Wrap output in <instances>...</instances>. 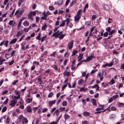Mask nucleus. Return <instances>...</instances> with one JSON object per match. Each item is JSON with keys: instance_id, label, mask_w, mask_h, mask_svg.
<instances>
[{"instance_id": "obj_1", "label": "nucleus", "mask_w": 124, "mask_h": 124, "mask_svg": "<svg viewBox=\"0 0 124 124\" xmlns=\"http://www.w3.org/2000/svg\"><path fill=\"white\" fill-rule=\"evenodd\" d=\"M95 58V57L94 56V53H93L92 54L88 56L86 58V60H87L88 62H89L90 61L93 59Z\"/></svg>"}, {"instance_id": "obj_2", "label": "nucleus", "mask_w": 124, "mask_h": 124, "mask_svg": "<svg viewBox=\"0 0 124 124\" xmlns=\"http://www.w3.org/2000/svg\"><path fill=\"white\" fill-rule=\"evenodd\" d=\"M17 101L15 100H13L11 101V103L9 104V105L12 107H14Z\"/></svg>"}, {"instance_id": "obj_3", "label": "nucleus", "mask_w": 124, "mask_h": 124, "mask_svg": "<svg viewBox=\"0 0 124 124\" xmlns=\"http://www.w3.org/2000/svg\"><path fill=\"white\" fill-rule=\"evenodd\" d=\"M73 40H72L68 44V46L69 50L71 49L73 47Z\"/></svg>"}, {"instance_id": "obj_4", "label": "nucleus", "mask_w": 124, "mask_h": 124, "mask_svg": "<svg viewBox=\"0 0 124 124\" xmlns=\"http://www.w3.org/2000/svg\"><path fill=\"white\" fill-rule=\"evenodd\" d=\"M109 107H110V106L108 108H106V109H105L104 110H103V111H97L98 112H94V113L95 114H97L100 113L101 112H105L107 109L109 111H110V110L109 109Z\"/></svg>"}, {"instance_id": "obj_5", "label": "nucleus", "mask_w": 124, "mask_h": 124, "mask_svg": "<svg viewBox=\"0 0 124 124\" xmlns=\"http://www.w3.org/2000/svg\"><path fill=\"white\" fill-rule=\"evenodd\" d=\"M56 102V100H53L50 101L48 102L49 105L50 107H51L52 105L54 104Z\"/></svg>"}, {"instance_id": "obj_6", "label": "nucleus", "mask_w": 124, "mask_h": 124, "mask_svg": "<svg viewBox=\"0 0 124 124\" xmlns=\"http://www.w3.org/2000/svg\"><path fill=\"white\" fill-rule=\"evenodd\" d=\"M23 33V30H22L20 31H19L18 32L16 36L17 37H18L21 35V34Z\"/></svg>"}, {"instance_id": "obj_7", "label": "nucleus", "mask_w": 124, "mask_h": 124, "mask_svg": "<svg viewBox=\"0 0 124 124\" xmlns=\"http://www.w3.org/2000/svg\"><path fill=\"white\" fill-rule=\"evenodd\" d=\"M27 112L28 113H31L32 112V109L31 107L30 106H27Z\"/></svg>"}, {"instance_id": "obj_8", "label": "nucleus", "mask_w": 124, "mask_h": 124, "mask_svg": "<svg viewBox=\"0 0 124 124\" xmlns=\"http://www.w3.org/2000/svg\"><path fill=\"white\" fill-rule=\"evenodd\" d=\"M81 17L77 15L74 18L75 21H78Z\"/></svg>"}, {"instance_id": "obj_9", "label": "nucleus", "mask_w": 124, "mask_h": 124, "mask_svg": "<svg viewBox=\"0 0 124 124\" xmlns=\"http://www.w3.org/2000/svg\"><path fill=\"white\" fill-rule=\"evenodd\" d=\"M91 102H92L93 105L94 106L97 105L96 101L95 99H92L91 101Z\"/></svg>"}, {"instance_id": "obj_10", "label": "nucleus", "mask_w": 124, "mask_h": 124, "mask_svg": "<svg viewBox=\"0 0 124 124\" xmlns=\"http://www.w3.org/2000/svg\"><path fill=\"white\" fill-rule=\"evenodd\" d=\"M103 8L104 9L107 11H108L109 9V6L107 5H104Z\"/></svg>"}, {"instance_id": "obj_11", "label": "nucleus", "mask_w": 124, "mask_h": 124, "mask_svg": "<svg viewBox=\"0 0 124 124\" xmlns=\"http://www.w3.org/2000/svg\"><path fill=\"white\" fill-rule=\"evenodd\" d=\"M17 39L16 38H15L13 40L10 42V44H15L17 41Z\"/></svg>"}, {"instance_id": "obj_12", "label": "nucleus", "mask_w": 124, "mask_h": 124, "mask_svg": "<svg viewBox=\"0 0 124 124\" xmlns=\"http://www.w3.org/2000/svg\"><path fill=\"white\" fill-rule=\"evenodd\" d=\"M84 80L82 79H81L79 80L78 81V84L79 85H82L84 83Z\"/></svg>"}, {"instance_id": "obj_13", "label": "nucleus", "mask_w": 124, "mask_h": 124, "mask_svg": "<svg viewBox=\"0 0 124 124\" xmlns=\"http://www.w3.org/2000/svg\"><path fill=\"white\" fill-rule=\"evenodd\" d=\"M32 98H31V99H30L29 98H28L26 100V102L27 103H29L31 102H32Z\"/></svg>"}, {"instance_id": "obj_14", "label": "nucleus", "mask_w": 124, "mask_h": 124, "mask_svg": "<svg viewBox=\"0 0 124 124\" xmlns=\"http://www.w3.org/2000/svg\"><path fill=\"white\" fill-rule=\"evenodd\" d=\"M83 114L84 116H88L90 115L89 113L87 111L84 112Z\"/></svg>"}, {"instance_id": "obj_15", "label": "nucleus", "mask_w": 124, "mask_h": 124, "mask_svg": "<svg viewBox=\"0 0 124 124\" xmlns=\"http://www.w3.org/2000/svg\"><path fill=\"white\" fill-rule=\"evenodd\" d=\"M23 24L25 27H26L29 25V23L26 20H25L24 22L23 23Z\"/></svg>"}, {"instance_id": "obj_16", "label": "nucleus", "mask_w": 124, "mask_h": 124, "mask_svg": "<svg viewBox=\"0 0 124 124\" xmlns=\"http://www.w3.org/2000/svg\"><path fill=\"white\" fill-rule=\"evenodd\" d=\"M83 55V54H82L81 55V54L80 53L79 54V55L78 56V58L79 57H80V58L79 59H78V61L79 62L81 61V60L82 59V56Z\"/></svg>"}, {"instance_id": "obj_17", "label": "nucleus", "mask_w": 124, "mask_h": 124, "mask_svg": "<svg viewBox=\"0 0 124 124\" xmlns=\"http://www.w3.org/2000/svg\"><path fill=\"white\" fill-rule=\"evenodd\" d=\"M63 74L65 76H68L70 75V73L69 72H67L66 71H65L63 72Z\"/></svg>"}, {"instance_id": "obj_18", "label": "nucleus", "mask_w": 124, "mask_h": 124, "mask_svg": "<svg viewBox=\"0 0 124 124\" xmlns=\"http://www.w3.org/2000/svg\"><path fill=\"white\" fill-rule=\"evenodd\" d=\"M64 117L65 119L66 120L69 118L70 117L67 114H65L64 116Z\"/></svg>"}, {"instance_id": "obj_19", "label": "nucleus", "mask_w": 124, "mask_h": 124, "mask_svg": "<svg viewBox=\"0 0 124 124\" xmlns=\"http://www.w3.org/2000/svg\"><path fill=\"white\" fill-rule=\"evenodd\" d=\"M77 0H73L71 2V3L70 5V6L71 7L73 5L76 3V1Z\"/></svg>"}, {"instance_id": "obj_20", "label": "nucleus", "mask_w": 124, "mask_h": 124, "mask_svg": "<svg viewBox=\"0 0 124 124\" xmlns=\"http://www.w3.org/2000/svg\"><path fill=\"white\" fill-rule=\"evenodd\" d=\"M28 18L30 20H31V21L33 20V18L32 16V15L31 14L29 13L28 14Z\"/></svg>"}, {"instance_id": "obj_21", "label": "nucleus", "mask_w": 124, "mask_h": 124, "mask_svg": "<svg viewBox=\"0 0 124 124\" xmlns=\"http://www.w3.org/2000/svg\"><path fill=\"white\" fill-rule=\"evenodd\" d=\"M116 30H113L109 32V35H112L115 32Z\"/></svg>"}, {"instance_id": "obj_22", "label": "nucleus", "mask_w": 124, "mask_h": 124, "mask_svg": "<svg viewBox=\"0 0 124 124\" xmlns=\"http://www.w3.org/2000/svg\"><path fill=\"white\" fill-rule=\"evenodd\" d=\"M47 25L46 23L45 24L44 26H42V29L43 30H45L47 27Z\"/></svg>"}, {"instance_id": "obj_23", "label": "nucleus", "mask_w": 124, "mask_h": 124, "mask_svg": "<svg viewBox=\"0 0 124 124\" xmlns=\"http://www.w3.org/2000/svg\"><path fill=\"white\" fill-rule=\"evenodd\" d=\"M36 10L33 11V12L31 11L30 13H29L31 14L32 16V15H33V16H35L36 15Z\"/></svg>"}, {"instance_id": "obj_24", "label": "nucleus", "mask_w": 124, "mask_h": 124, "mask_svg": "<svg viewBox=\"0 0 124 124\" xmlns=\"http://www.w3.org/2000/svg\"><path fill=\"white\" fill-rule=\"evenodd\" d=\"M117 104L120 107H122L124 106V103L120 102H118Z\"/></svg>"}, {"instance_id": "obj_25", "label": "nucleus", "mask_w": 124, "mask_h": 124, "mask_svg": "<svg viewBox=\"0 0 124 124\" xmlns=\"http://www.w3.org/2000/svg\"><path fill=\"white\" fill-rule=\"evenodd\" d=\"M62 31H61L58 33L57 34H56L55 35V38L58 37L61 34H62Z\"/></svg>"}, {"instance_id": "obj_26", "label": "nucleus", "mask_w": 124, "mask_h": 124, "mask_svg": "<svg viewBox=\"0 0 124 124\" xmlns=\"http://www.w3.org/2000/svg\"><path fill=\"white\" fill-rule=\"evenodd\" d=\"M82 11L81 9H80L78 10L77 13V15L79 16L81 15V14L82 13Z\"/></svg>"}, {"instance_id": "obj_27", "label": "nucleus", "mask_w": 124, "mask_h": 124, "mask_svg": "<svg viewBox=\"0 0 124 124\" xmlns=\"http://www.w3.org/2000/svg\"><path fill=\"white\" fill-rule=\"evenodd\" d=\"M115 83V82L113 79H112L109 83V84L111 85H112Z\"/></svg>"}, {"instance_id": "obj_28", "label": "nucleus", "mask_w": 124, "mask_h": 124, "mask_svg": "<svg viewBox=\"0 0 124 124\" xmlns=\"http://www.w3.org/2000/svg\"><path fill=\"white\" fill-rule=\"evenodd\" d=\"M26 124H27L28 123V120L27 119L26 117H24L22 120Z\"/></svg>"}, {"instance_id": "obj_29", "label": "nucleus", "mask_w": 124, "mask_h": 124, "mask_svg": "<svg viewBox=\"0 0 124 124\" xmlns=\"http://www.w3.org/2000/svg\"><path fill=\"white\" fill-rule=\"evenodd\" d=\"M7 109V108L6 106H5L3 107L2 109V113H3L5 112Z\"/></svg>"}, {"instance_id": "obj_30", "label": "nucleus", "mask_w": 124, "mask_h": 124, "mask_svg": "<svg viewBox=\"0 0 124 124\" xmlns=\"http://www.w3.org/2000/svg\"><path fill=\"white\" fill-rule=\"evenodd\" d=\"M67 102L65 101H63L62 102V105L63 106H65L67 105Z\"/></svg>"}, {"instance_id": "obj_31", "label": "nucleus", "mask_w": 124, "mask_h": 124, "mask_svg": "<svg viewBox=\"0 0 124 124\" xmlns=\"http://www.w3.org/2000/svg\"><path fill=\"white\" fill-rule=\"evenodd\" d=\"M15 9H14L13 10L12 12L9 15V17H12L13 16V15L15 11Z\"/></svg>"}, {"instance_id": "obj_32", "label": "nucleus", "mask_w": 124, "mask_h": 124, "mask_svg": "<svg viewBox=\"0 0 124 124\" xmlns=\"http://www.w3.org/2000/svg\"><path fill=\"white\" fill-rule=\"evenodd\" d=\"M65 21V22H67V23H66V25H68L69 24V23L70 22V19L68 18H67L66 20H64Z\"/></svg>"}, {"instance_id": "obj_33", "label": "nucleus", "mask_w": 124, "mask_h": 124, "mask_svg": "<svg viewBox=\"0 0 124 124\" xmlns=\"http://www.w3.org/2000/svg\"><path fill=\"white\" fill-rule=\"evenodd\" d=\"M64 20L63 21L62 23L60 25V27L64 26L65 25V22Z\"/></svg>"}, {"instance_id": "obj_34", "label": "nucleus", "mask_w": 124, "mask_h": 124, "mask_svg": "<svg viewBox=\"0 0 124 124\" xmlns=\"http://www.w3.org/2000/svg\"><path fill=\"white\" fill-rule=\"evenodd\" d=\"M115 116L114 115H110V116L109 117V119H111L114 120L115 119Z\"/></svg>"}, {"instance_id": "obj_35", "label": "nucleus", "mask_w": 124, "mask_h": 124, "mask_svg": "<svg viewBox=\"0 0 124 124\" xmlns=\"http://www.w3.org/2000/svg\"><path fill=\"white\" fill-rule=\"evenodd\" d=\"M46 38V36L45 35L44 36H43L41 38V41L42 42H43L45 39Z\"/></svg>"}, {"instance_id": "obj_36", "label": "nucleus", "mask_w": 124, "mask_h": 124, "mask_svg": "<svg viewBox=\"0 0 124 124\" xmlns=\"http://www.w3.org/2000/svg\"><path fill=\"white\" fill-rule=\"evenodd\" d=\"M42 15L44 16L46 18L48 16L47 14L46 13L45 11L43 13Z\"/></svg>"}, {"instance_id": "obj_37", "label": "nucleus", "mask_w": 124, "mask_h": 124, "mask_svg": "<svg viewBox=\"0 0 124 124\" xmlns=\"http://www.w3.org/2000/svg\"><path fill=\"white\" fill-rule=\"evenodd\" d=\"M53 93L52 92H50L48 95V97L51 98L53 96Z\"/></svg>"}, {"instance_id": "obj_38", "label": "nucleus", "mask_w": 124, "mask_h": 124, "mask_svg": "<svg viewBox=\"0 0 124 124\" xmlns=\"http://www.w3.org/2000/svg\"><path fill=\"white\" fill-rule=\"evenodd\" d=\"M119 97V95H114L112 97L113 98V100H115L117 98H118Z\"/></svg>"}, {"instance_id": "obj_39", "label": "nucleus", "mask_w": 124, "mask_h": 124, "mask_svg": "<svg viewBox=\"0 0 124 124\" xmlns=\"http://www.w3.org/2000/svg\"><path fill=\"white\" fill-rule=\"evenodd\" d=\"M65 34H62L59 38L60 39H62L65 36Z\"/></svg>"}, {"instance_id": "obj_40", "label": "nucleus", "mask_w": 124, "mask_h": 124, "mask_svg": "<svg viewBox=\"0 0 124 124\" xmlns=\"http://www.w3.org/2000/svg\"><path fill=\"white\" fill-rule=\"evenodd\" d=\"M24 10L23 9H22L20 10V11L19 12V14L20 15V16H21L22 13L24 12Z\"/></svg>"}, {"instance_id": "obj_41", "label": "nucleus", "mask_w": 124, "mask_h": 124, "mask_svg": "<svg viewBox=\"0 0 124 124\" xmlns=\"http://www.w3.org/2000/svg\"><path fill=\"white\" fill-rule=\"evenodd\" d=\"M106 30L108 32H109L111 31V28L110 27H108L107 28H106Z\"/></svg>"}, {"instance_id": "obj_42", "label": "nucleus", "mask_w": 124, "mask_h": 124, "mask_svg": "<svg viewBox=\"0 0 124 124\" xmlns=\"http://www.w3.org/2000/svg\"><path fill=\"white\" fill-rule=\"evenodd\" d=\"M59 109H57L56 111L54 112V113H55V112L56 113V114L57 115V116H58L59 114Z\"/></svg>"}, {"instance_id": "obj_43", "label": "nucleus", "mask_w": 124, "mask_h": 124, "mask_svg": "<svg viewBox=\"0 0 124 124\" xmlns=\"http://www.w3.org/2000/svg\"><path fill=\"white\" fill-rule=\"evenodd\" d=\"M20 97V95L19 94L18 96H14V98L15 99H19Z\"/></svg>"}, {"instance_id": "obj_44", "label": "nucleus", "mask_w": 124, "mask_h": 124, "mask_svg": "<svg viewBox=\"0 0 124 124\" xmlns=\"http://www.w3.org/2000/svg\"><path fill=\"white\" fill-rule=\"evenodd\" d=\"M30 26L29 28H25L24 29V31L25 32H27L29 30V28H30Z\"/></svg>"}, {"instance_id": "obj_45", "label": "nucleus", "mask_w": 124, "mask_h": 124, "mask_svg": "<svg viewBox=\"0 0 124 124\" xmlns=\"http://www.w3.org/2000/svg\"><path fill=\"white\" fill-rule=\"evenodd\" d=\"M49 10H53L54 9V7L52 6H50L49 7Z\"/></svg>"}, {"instance_id": "obj_46", "label": "nucleus", "mask_w": 124, "mask_h": 124, "mask_svg": "<svg viewBox=\"0 0 124 124\" xmlns=\"http://www.w3.org/2000/svg\"><path fill=\"white\" fill-rule=\"evenodd\" d=\"M9 99L7 98L6 101L3 102V104H6L7 103Z\"/></svg>"}, {"instance_id": "obj_47", "label": "nucleus", "mask_w": 124, "mask_h": 124, "mask_svg": "<svg viewBox=\"0 0 124 124\" xmlns=\"http://www.w3.org/2000/svg\"><path fill=\"white\" fill-rule=\"evenodd\" d=\"M108 32H106L103 34V36L105 37H107L108 35Z\"/></svg>"}, {"instance_id": "obj_48", "label": "nucleus", "mask_w": 124, "mask_h": 124, "mask_svg": "<svg viewBox=\"0 0 124 124\" xmlns=\"http://www.w3.org/2000/svg\"><path fill=\"white\" fill-rule=\"evenodd\" d=\"M104 108H96V110L97 111H100L101 110H103L104 109Z\"/></svg>"}, {"instance_id": "obj_49", "label": "nucleus", "mask_w": 124, "mask_h": 124, "mask_svg": "<svg viewBox=\"0 0 124 124\" xmlns=\"http://www.w3.org/2000/svg\"><path fill=\"white\" fill-rule=\"evenodd\" d=\"M67 84L64 85L62 87V91L64 90V88L67 87Z\"/></svg>"}, {"instance_id": "obj_50", "label": "nucleus", "mask_w": 124, "mask_h": 124, "mask_svg": "<svg viewBox=\"0 0 124 124\" xmlns=\"http://www.w3.org/2000/svg\"><path fill=\"white\" fill-rule=\"evenodd\" d=\"M65 107H61L59 108V110H60L61 111H62L64 110L65 109Z\"/></svg>"}, {"instance_id": "obj_51", "label": "nucleus", "mask_w": 124, "mask_h": 124, "mask_svg": "<svg viewBox=\"0 0 124 124\" xmlns=\"http://www.w3.org/2000/svg\"><path fill=\"white\" fill-rule=\"evenodd\" d=\"M77 51L75 50L73 51L72 52V55L73 56L75 55L77 53Z\"/></svg>"}, {"instance_id": "obj_52", "label": "nucleus", "mask_w": 124, "mask_h": 124, "mask_svg": "<svg viewBox=\"0 0 124 124\" xmlns=\"http://www.w3.org/2000/svg\"><path fill=\"white\" fill-rule=\"evenodd\" d=\"M7 120V122L8 123H9V122L10 120V118L8 116L7 117V118L6 119Z\"/></svg>"}, {"instance_id": "obj_53", "label": "nucleus", "mask_w": 124, "mask_h": 124, "mask_svg": "<svg viewBox=\"0 0 124 124\" xmlns=\"http://www.w3.org/2000/svg\"><path fill=\"white\" fill-rule=\"evenodd\" d=\"M8 41L7 40L6 41V42L4 44V45L6 47H7L8 46Z\"/></svg>"}, {"instance_id": "obj_54", "label": "nucleus", "mask_w": 124, "mask_h": 124, "mask_svg": "<svg viewBox=\"0 0 124 124\" xmlns=\"http://www.w3.org/2000/svg\"><path fill=\"white\" fill-rule=\"evenodd\" d=\"M111 109L112 110L115 111L116 110V107H114L112 106L111 107Z\"/></svg>"}, {"instance_id": "obj_55", "label": "nucleus", "mask_w": 124, "mask_h": 124, "mask_svg": "<svg viewBox=\"0 0 124 124\" xmlns=\"http://www.w3.org/2000/svg\"><path fill=\"white\" fill-rule=\"evenodd\" d=\"M113 101V99L112 97H111L109 99L108 101V103H110L111 102Z\"/></svg>"}, {"instance_id": "obj_56", "label": "nucleus", "mask_w": 124, "mask_h": 124, "mask_svg": "<svg viewBox=\"0 0 124 124\" xmlns=\"http://www.w3.org/2000/svg\"><path fill=\"white\" fill-rule=\"evenodd\" d=\"M96 17V16L95 15H94L91 18L92 20H94Z\"/></svg>"}, {"instance_id": "obj_57", "label": "nucleus", "mask_w": 124, "mask_h": 124, "mask_svg": "<svg viewBox=\"0 0 124 124\" xmlns=\"http://www.w3.org/2000/svg\"><path fill=\"white\" fill-rule=\"evenodd\" d=\"M36 7V4H34L32 6V8L33 9H35Z\"/></svg>"}, {"instance_id": "obj_58", "label": "nucleus", "mask_w": 124, "mask_h": 124, "mask_svg": "<svg viewBox=\"0 0 124 124\" xmlns=\"http://www.w3.org/2000/svg\"><path fill=\"white\" fill-rule=\"evenodd\" d=\"M16 51L15 50L13 51L12 52L10 53L11 54V56L10 57L14 55V54L15 53V52Z\"/></svg>"}, {"instance_id": "obj_59", "label": "nucleus", "mask_w": 124, "mask_h": 124, "mask_svg": "<svg viewBox=\"0 0 124 124\" xmlns=\"http://www.w3.org/2000/svg\"><path fill=\"white\" fill-rule=\"evenodd\" d=\"M56 52L55 51L53 52V53L52 54H51L50 56H55V55L56 53Z\"/></svg>"}, {"instance_id": "obj_60", "label": "nucleus", "mask_w": 124, "mask_h": 124, "mask_svg": "<svg viewBox=\"0 0 124 124\" xmlns=\"http://www.w3.org/2000/svg\"><path fill=\"white\" fill-rule=\"evenodd\" d=\"M82 103L84 105H85L86 104V102L85 101V100L84 99H83L82 100Z\"/></svg>"}, {"instance_id": "obj_61", "label": "nucleus", "mask_w": 124, "mask_h": 124, "mask_svg": "<svg viewBox=\"0 0 124 124\" xmlns=\"http://www.w3.org/2000/svg\"><path fill=\"white\" fill-rule=\"evenodd\" d=\"M14 61L13 60L11 62H9V65H12L14 63Z\"/></svg>"}, {"instance_id": "obj_62", "label": "nucleus", "mask_w": 124, "mask_h": 124, "mask_svg": "<svg viewBox=\"0 0 124 124\" xmlns=\"http://www.w3.org/2000/svg\"><path fill=\"white\" fill-rule=\"evenodd\" d=\"M82 124H88V123L87 121H83L82 122Z\"/></svg>"}, {"instance_id": "obj_63", "label": "nucleus", "mask_w": 124, "mask_h": 124, "mask_svg": "<svg viewBox=\"0 0 124 124\" xmlns=\"http://www.w3.org/2000/svg\"><path fill=\"white\" fill-rule=\"evenodd\" d=\"M24 118L23 116L22 115H20L19 117V118L21 120H22Z\"/></svg>"}, {"instance_id": "obj_64", "label": "nucleus", "mask_w": 124, "mask_h": 124, "mask_svg": "<svg viewBox=\"0 0 124 124\" xmlns=\"http://www.w3.org/2000/svg\"><path fill=\"white\" fill-rule=\"evenodd\" d=\"M120 69L124 70V63L121 65Z\"/></svg>"}]
</instances>
